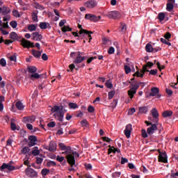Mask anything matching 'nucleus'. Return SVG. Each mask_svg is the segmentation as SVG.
Listing matches in <instances>:
<instances>
[{
  "label": "nucleus",
  "mask_w": 178,
  "mask_h": 178,
  "mask_svg": "<svg viewBox=\"0 0 178 178\" xmlns=\"http://www.w3.org/2000/svg\"><path fill=\"white\" fill-rule=\"evenodd\" d=\"M173 8H175V5H173V3H167L166 10L168 12H172V10H173Z\"/></svg>",
  "instance_id": "obj_31"
},
{
  "label": "nucleus",
  "mask_w": 178,
  "mask_h": 178,
  "mask_svg": "<svg viewBox=\"0 0 178 178\" xmlns=\"http://www.w3.org/2000/svg\"><path fill=\"white\" fill-rule=\"evenodd\" d=\"M98 5V3L95 0H89L85 3V6L88 9H92Z\"/></svg>",
  "instance_id": "obj_12"
},
{
  "label": "nucleus",
  "mask_w": 178,
  "mask_h": 178,
  "mask_svg": "<svg viewBox=\"0 0 178 178\" xmlns=\"http://www.w3.org/2000/svg\"><path fill=\"white\" fill-rule=\"evenodd\" d=\"M5 101V97H0V112H2L3 111V104H2V102Z\"/></svg>",
  "instance_id": "obj_45"
},
{
  "label": "nucleus",
  "mask_w": 178,
  "mask_h": 178,
  "mask_svg": "<svg viewBox=\"0 0 178 178\" xmlns=\"http://www.w3.org/2000/svg\"><path fill=\"white\" fill-rule=\"evenodd\" d=\"M148 112V106L139 108V113H147Z\"/></svg>",
  "instance_id": "obj_30"
},
{
  "label": "nucleus",
  "mask_w": 178,
  "mask_h": 178,
  "mask_svg": "<svg viewBox=\"0 0 178 178\" xmlns=\"http://www.w3.org/2000/svg\"><path fill=\"white\" fill-rule=\"evenodd\" d=\"M162 115H163V118H170V116L173 115V111H165L164 112H163Z\"/></svg>",
  "instance_id": "obj_28"
},
{
  "label": "nucleus",
  "mask_w": 178,
  "mask_h": 178,
  "mask_svg": "<svg viewBox=\"0 0 178 178\" xmlns=\"http://www.w3.org/2000/svg\"><path fill=\"white\" fill-rule=\"evenodd\" d=\"M31 16H32V20L33 22H38V11L33 12L31 14Z\"/></svg>",
  "instance_id": "obj_32"
},
{
  "label": "nucleus",
  "mask_w": 178,
  "mask_h": 178,
  "mask_svg": "<svg viewBox=\"0 0 178 178\" xmlns=\"http://www.w3.org/2000/svg\"><path fill=\"white\" fill-rule=\"evenodd\" d=\"M34 8H35V9H39L40 10H44V8L38 3H34Z\"/></svg>",
  "instance_id": "obj_44"
},
{
  "label": "nucleus",
  "mask_w": 178,
  "mask_h": 178,
  "mask_svg": "<svg viewBox=\"0 0 178 178\" xmlns=\"http://www.w3.org/2000/svg\"><path fill=\"white\" fill-rule=\"evenodd\" d=\"M159 152V162H163V163H168V155L166 154V152H162L161 150H158Z\"/></svg>",
  "instance_id": "obj_5"
},
{
  "label": "nucleus",
  "mask_w": 178,
  "mask_h": 178,
  "mask_svg": "<svg viewBox=\"0 0 178 178\" xmlns=\"http://www.w3.org/2000/svg\"><path fill=\"white\" fill-rule=\"evenodd\" d=\"M158 74V70H151L149 71V74H151L152 76H156V74Z\"/></svg>",
  "instance_id": "obj_55"
},
{
  "label": "nucleus",
  "mask_w": 178,
  "mask_h": 178,
  "mask_svg": "<svg viewBox=\"0 0 178 178\" xmlns=\"http://www.w3.org/2000/svg\"><path fill=\"white\" fill-rule=\"evenodd\" d=\"M135 113H136V108H130V109L129 110V111H128V115H133V114Z\"/></svg>",
  "instance_id": "obj_63"
},
{
  "label": "nucleus",
  "mask_w": 178,
  "mask_h": 178,
  "mask_svg": "<svg viewBox=\"0 0 178 178\" xmlns=\"http://www.w3.org/2000/svg\"><path fill=\"white\" fill-rule=\"evenodd\" d=\"M22 154H23L24 155H26V154H29V152H30V147H24V148H22V149L21 150Z\"/></svg>",
  "instance_id": "obj_41"
},
{
  "label": "nucleus",
  "mask_w": 178,
  "mask_h": 178,
  "mask_svg": "<svg viewBox=\"0 0 178 178\" xmlns=\"http://www.w3.org/2000/svg\"><path fill=\"white\" fill-rule=\"evenodd\" d=\"M15 106L18 111H23L24 109V105H23L22 102H17L15 103Z\"/></svg>",
  "instance_id": "obj_27"
},
{
  "label": "nucleus",
  "mask_w": 178,
  "mask_h": 178,
  "mask_svg": "<svg viewBox=\"0 0 178 178\" xmlns=\"http://www.w3.org/2000/svg\"><path fill=\"white\" fill-rule=\"evenodd\" d=\"M28 140H29L28 145L30 148H31V147H34V145L37 144V136H29Z\"/></svg>",
  "instance_id": "obj_10"
},
{
  "label": "nucleus",
  "mask_w": 178,
  "mask_h": 178,
  "mask_svg": "<svg viewBox=\"0 0 178 178\" xmlns=\"http://www.w3.org/2000/svg\"><path fill=\"white\" fill-rule=\"evenodd\" d=\"M39 27L41 29V30H45L47 29H51V24L47 22H40L39 24Z\"/></svg>",
  "instance_id": "obj_22"
},
{
  "label": "nucleus",
  "mask_w": 178,
  "mask_h": 178,
  "mask_svg": "<svg viewBox=\"0 0 178 178\" xmlns=\"http://www.w3.org/2000/svg\"><path fill=\"white\" fill-rule=\"evenodd\" d=\"M51 112L56 119H58L59 122H63V118L65 116V112H63V106H54L51 108Z\"/></svg>",
  "instance_id": "obj_1"
},
{
  "label": "nucleus",
  "mask_w": 178,
  "mask_h": 178,
  "mask_svg": "<svg viewBox=\"0 0 178 178\" xmlns=\"http://www.w3.org/2000/svg\"><path fill=\"white\" fill-rule=\"evenodd\" d=\"M42 161H44V159L41 157H36V163L38 165H41V163H42Z\"/></svg>",
  "instance_id": "obj_58"
},
{
  "label": "nucleus",
  "mask_w": 178,
  "mask_h": 178,
  "mask_svg": "<svg viewBox=\"0 0 178 178\" xmlns=\"http://www.w3.org/2000/svg\"><path fill=\"white\" fill-rule=\"evenodd\" d=\"M61 31L63 33H67V31H72V28L69 26H64L63 28H61Z\"/></svg>",
  "instance_id": "obj_40"
},
{
  "label": "nucleus",
  "mask_w": 178,
  "mask_h": 178,
  "mask_svg": "<svg viewBox=\"0 0 178 178\" xmlns=\"http://www.w3.org/2000/svg\"><path fill=\"white\" fill-rule=\"evenodd\" d=\"M120 175H122L121 172H115L112 174L113 178H119L120 177Z\"/></svg>",
  "instance_id": "obj_47"
},
{
  "label": "nucleus",
  "mask_w": 178,
  "mask_h": 178,
  "mask_svg": "<svg viewBox=\"0 0 178 178\" xmlns=\"http://www.w3.org/2000/svg\"><path fill=\"white\" fill-rule=\"evenodd\" d=\"M67 155L65 156L67 159V162L70 165V166H75L76 165V159H74V156L72 154H65Z\"/></svg>",
  "instance_id": "obj_6"
},
{
  "label": "nucleus",
  "mask_w": 178,
  "mask_h": 178,
  "mask_svg": "<svg viewBox=\"0 0 178 178\" xmlns=\"http://www.w3.org/2000/svg\"><path fill=\"white\" fill-rule=\"evenodd\" d=\"M118 105V99H114L113 102L111 103V108H116Z\"/></svg>",
  "instance_id": "obj_59"
},
{
  "label": "nucleus",
  "mask_w": 178,
  "mask_h": 178,
  "mask_svg": "<svg viewBox=\"0 0 178 178\" xmlns=\"http://www.w3.org/2000/svg\"><path fill=\"white\" fill-rule=\"evenodd\" d=\"M29 73H36L37 72V67L35 66H30L28 67Z\"/></svg>",
  "instance_id": "obj_33"
},
{
  "label": "nucleus",
  "mask_w": 178,
  "mask_h": 178,
  "mask_svg": "<svg viewBox=\"0 0 178 178\" xmlns=\"http://www.w3.org/2000/svg\"><path fill=\"white\" fill-rule=\"evenodd\" d=\"M69 107L71 108V109H77V108H79V106L77 105V104L76 103H69Z\"/></svg>",
  "instance_id": "obj_46"
},
{
  "label": "nucleus",
  "mask_w": 178,
  "mask_h": 178,
  "mask_svg": "<svg viewBox=\"0 0 178 178\" xmlns=\"http://www.w3.org/2000/svg\"><path fill=\"white\" fill-rule=\"evenodd\" d=\"M149 97H157V98H161V95L159 94V88L154 87L151 89V92Z\"/></svg>",
  "instance_id": "obj_13"
},
{
  "label": "nucleus",
  "mask_w": 178,
  "mask_h": 178,
  "mask_svg": "<svg viewBox=\"0 0 178 178\" xmlns=\"http://www.w3.org/2000/svg\"><path fill=\"white\" fill-rule=\"evenodd\" d=\"M25 175L30 178H35L38 176V172L31 168H27L25 169Z\"/></svg>",
  "instance_id": "obj_3"
},
{
  "label": "nucleus",
  "mask_w": 178,
  "mask_h": 178,
  "mask_svg": "<svg viewBox=\"0 0 178 178\" xmlns=\"http://www.w3.org/2000/svg\"><path fill=\"white\" fill-rule=\"evenodd\" d=\"M107 17L108 19L116 20V19H120V13L118 11H110L108 12Z\"/></svg>",
  "instance_id": "obj_7"
},
{
  "label": "nucleus",
  "mask_w": 178,
  "mask_h": 178,
  "mask_svg": "<svg viewBox=\"0 0 178 178\" xmlns=\"http://www.w3.org/2000/svg\"><path fill=\"white\" fill-rule=\"evenodd\" d=\"M24 120L28 123H33V122H35V116L25 117L24 118Z\"/></svg>",
  "instance_id": "obj_25"
},
{
  "label": "nucleus",
  "mask_w": 178,
  "mask_h": 178,
  "mask_svg": "<svg viewBox=\"0 0 178 178\" xmlns=\"http://www.w3.org/2000/svg\"><path fill=\"white\" fill-rule=\"evenodd\" d=\"M152 115L155 120V123H158V122H159V119L158 118H159V113H158V110H156V108H152Z\"/></svg>",
  "instance_id": "obj_19"
},
{
  "label": "nucleus",
  "mask_w": 178,
  "mask_h": 178,
  "mask_svg": "<svg viewBox=\"0 0 178 178\" xmlns=\"http://www.w3.org/2000/svg\"><path fill=\"white\" fill-rule=\"evenodd\" d=\"M21 45H22V47L24 48H34V43L31 42L30 40H27L24 38H23L21 40Z\"/></svg>",
  "instance_id": "obj_8"
},
{
  "label": "nucleus",
  "mask_w": 178,
  "mask_h": 178,
  "mask_svg": "<svg viewBox=\"0 0 178 178\" xmlns=\"http://www.w3.org/2000/svg\"><path fill=\"white\" fill-rule=\"evenodd\" d=\"M0 13L3 16H7V15L10 13V8L6 6L0 7Z\"/></svg>",
  "instance_id": "obj_18"
},
{
  "label": "nucleus",
  "mask_w": 178,
  "mask_h": 178,
  "mask_svg": "<svg viewBox=\"0 0 178 178\" xmlns=\"http://www.w3.org/2000/svg\"><path fill=\"white\" fill-rule=\"evenodd\" d=\"M32 36H33L32 40L35 41H41V40H42V35L40 34L39 32L32 33Z\"/></svg>",
  "instance_id": "obj_20"
},
{
  "label": "nucleus",
  "mask_w": 178,
  "mask_h": 178,
  "mask_svg": "<svg viewBox=\"0 0 178 178\" xmlns=\"http://www.w3.org/2000/svg\"><path fill=\"white\" fill-rule=\"evenodd\" d=\"M145 49L147 52H154V47L149 44H146Z\"/></svg>",
  "instance_id": "obj_37"
},
{
  "label": "nucleus",
  "mask_w": 178,
  "mask_h": 178,
  "mask_svg": "<svg viewBox=\"0 0 178 178\" xmlns=\"http://www.w3.org/2000/svg\"><path fill=\"white\" fill-rule=\"evenodd\" d=\"M156 130H158V124H153L151 127L147 128V134H149V136H152Z\"/></svg>",
  "instance_id": "obj_14"
},
{
  "label": "nucleus",
  "mask_w": 178,
  "mask_h": 178,
  "mask_svg": "<svg viewBox=\"0 0 178 178\" xmlns=\"http://www.w3.org/2000/svg\"><path fill=\"white\" fill-rule=\"evenodd\" d=\"M11 123H10V127H11V130H13V131H15V130H20V129L17 128V127L16 126V124H15V119H11L10 120Z\"/></svg>",
  "instance_id": "obj_26"
},
{
  "label": "nucleus",
  "mask_w": 178,
  "mask_h": 178,
  "mask_svg": "<svg viewBox=\"0 0 178 178\" xmlns=\"http://www.w3.org/2000/svg\"><path fill=\"white\" fill-rule=\"evenodd\" d=\"M4 169H7L8 170H15L16 168L14 165H12L10 163H3L2 165L0 167V170L3 171Z\"/></svg>",
  "instance_id": "obj_11"
},
{
  "label": "nucleus",
  "mask_w": 178,
  "mask_h": 178,
  "mask_svg": "<svg viewBox=\"0 0 178 178\" xmlns=\"http://www.w3.org/2000/svg\"><path fill=\"white\" fill-rule=\"evenodd\" d=\"M13 15L15 16V17H20V13L17 10H14L13 11Z\"/></svg>",
  "instance_id": "obj_54"
},
{
  "label": "nucleus",
  "mask_w": 178,
  "mask_h": 178,
  "mask_svg": "<svg viewBox=\"0 0 178 178\" xmlns=\"http://www.w3.org/2000/svg\"><path fill=\"white\" fill-rule=\"evenodd\" d=\"M79 35H81V34H84L85 35L88 36V38H89V42L92 40V38L91 37V34H94L92 31H87V30H80L79 32Z\"/></svg>",
  "instance_id": "obj_17"
},
{
  "label": "nucleus",
  "mask_w": 178,
  "mask_h": 178,
  "mask_svg": "<svg viewBox=\"0 0 178 178\" xmlns=\"http://www.w3.org/2000/svg\"><path fill=\"white\" fill-rule=\"evenodd\" d=\"M132 130H133V128H132L131 124H129L126 126V128L124 131L127 138H130V136L131 134Z\"/></svg>",
  "instance_id": "obj_16"
},
{
  "label": "nucleus",
  "mask_w": 178,
  "mask_h": 178,
  "mask_svg": "<svg viewBox=\"0 0 178 178\" xmlns=\"http://www.w3.org/2000/svg\"><path fill=\"white\" fill-rule=\"evenodd\" d=\"M58 147L61 151H64L63 154H71L74 158V156H76V158L80 157V154L77 152H74L72 150V147L70 146H66L63 143H59Z\"/></svg>",
  "instance_id": "obj_2"
},
{
  "label": "nucleus",
  "mask_w": 178,
  "mask_h": 178,
  "mask_svg": "<svg viewBox=\"0 0 178 178\" xmlns=\"http://www.w3.org/2000/svg\"><path fill=\"white\" fill-rule=\"evenodd\" d=\"M32 54L35 58L37 59L40 58L41 56V51L37 50H32Z\"/></svg>",
  "instance_id": "obj_29"
},
{
  "label": "nucleus",
  "mask_w": 178,
  "mask_h": 178,
  "mask_svg": "<svg viewBox=\"0 0 178 178\" xmlns=\"http://www.w3.org/2000/svg\"><path fill=\"white\" fill-rule=\"evenodd\" d=\"M31 154L33 156H38V155H40V149H38V147H34L32 149Z\"/></svg>",
  "instance_id": "obj_24"
},
{
  "label": "nucleus",
  "mask_w": 178,
  "mask_h": 178,
  "mask_svg": "<svg viewBox=\"0 0 178 178\" xmlns=\"http://www.w3.org/2000/svg\"><path fill=\"white\" fill-rule=\"evenodd\" d=\"M120 27H121L122 31H126V30H127V26L126 25V24L123 22L120 23Z\"/></svg>",
  "instance_id": "obj_50"
},
{
  "label": "nucleus",
  "mask_w": 178,
  "mask_h": 178,
  "mask_svg": "<svg viewBox=\"0 0 178 178\" xmlns=\"http://www.w3.org/2000/svg\"><path fill=\"white\" fill-rule=\"evenodd\" d=\"M140 86L137 84L133 85V88H131L129 90H128V95L129 96V98L131 99H133V97H134V94L137 92V90H138V88Z\"/></svg>",
  "instance_id": "obj_9"
},
{
  "label": "nucleus",
  "mask_w": 178,
  "mask_h": 178,
  "mask_svg": "<svg viewBox=\"0 0 178 178\" xmlns=\"http://www.w3.org/2000/svg\"><path fill=\"white\" fill-rule=\"evenodd\" d=\"M142 136L143 138H147L148 137V132L145 129H142Z\"/></svg>",
  "instance_id": "obj_56"
},
{
  "label": "nucleus",
  "mask_w": 178,
  "mask_h": 178,
  "mask_svg": "<svg viewBox=\"0 0 178 178\" xmlns=\"http://www.w3.org/2000/svg\"><path fill=\"white\" fill-rule=\"evenodd\" d=\"M29 31H35L37 30V25L35 24H30L28 26Z\"/></svg>",
  "instance_id": "obj_36"
},
{
  "label": "nucleus",
  "mask_w": 178,
  "mask_h": 178,
  "mask_svg": "<svg viewBox=\"0 0 178 178\" xmlns=\"http://www.w3.org/2000/svg\"><path fill=\"white\" fill-rule=\"evenodd\" d=\"M148 67L147 65H144L143 67V70H141V73H140L139 71H137L135 74H134V76L136 77H144V74H145V72H149V70H147Z\"/></svg>",
  "instance_id": "obj_15"
},
{
  "label": "nucleus",
  "mask_w": 178,
  "mask_h": 178,
  "mask_svg": "<svg viewBox=\"0 0 178 178\" xmlns=\"http://www.w3.org/2000/svg\"><path fill=\"white\" fill-rule=\"evenodd\" d=\"M0 65L3 66V67H5V66H6V60H5V58H1L0 60Z\"/></svg>",
  "instance_id": "obj_57"
},
{
  "label": "nucleus",
  "mask_w": 178,
  "mask_h": 178,
  "mask_svg": "<svg viewBox=\"0 0 178 178\" xmlns=\"http://www.w3.org/2000/svg\"><path fill=\"white\" fill-rule=\"evenodd\" d=\"M95 108H94V106H89L88 108V112H89L90 113H93V112H95Z\"/></svg>",
  "instance_id": "obj_60"
},
{
  "label": "nucleus",
  "mask_w": 178,
  "mask_h": 178,
  "mask_svg": "<svg viewBox=\"0 0 178 178\" xmlns=\"http://www.w3.org/2000/svg\"><path fill=\"white\" fill-rule=\"evenodd\" d=\"M49 151L51 152H55L56 151V143L54 141H51L49 145Z\"/></svg>",
  "instance_id": "obj_21"
},
{
  "label": "nucleus",
  "mask_w": 178,
  "mask_h": 178,
  "mask_svg": "<svg viewBox=\"0 0 178 178\" xmlns=\"http://www.w3.org/2000/svg\"><path fill=\"white\" fill-rule=\"evenodd\" d=\"M115 94H116V92H115V90H111L110 92H108V99H112V98L115 97Z\"/></svg>",
  "instance_id": "obj_43"
},
{
  "label": "nucleus",
  "mask_w": 178,
  "mask_h": 178,
  "mask_svg": "<svg viewBox=\"0 0 178 178\" xmlns=\"http://www.w3.org/2000/svg\"><path fill=\"white\" fill-rule=\"evenodd\" d=\"M47 168H51V167H55L56 166V162L54 161H49L47 163Z\"/></svg>",
  "instance_id": "obj_42"
},
{
  "label": "nucleus",
  "mask_w": 178,
  "mask_h": 178,
  "mask_svg": "<svg viewBox=\"0 0 178 178\" xmlns=\"http://www.w3.org/2000/svg\"><path fill=\"white\" fill-rule=\"evenodd\" d=\"M74 55H76V56H82V55H84V53H81V51L71 52L70 57L74 58Z\"/></svg>",
  "instance_id": "obj_35"
},
{
  "label": "nucleus",
  "mask_w": 178,
  "mask_h": 178,
  "mask_svg": "<svg viewBox=\"0 0 178 178\" xmlns=\"http://www.w3.org/2000/svg\"><path fill=\"white\" fill-rule=\"evenodd\" d=\"M124 69L126 74H129L131 72V68L129 65H124Z\"/></svg>",
  "instance_id": "obj_48"
},
{
  "label": "nucleus",
  "mask_w": 178,
  "mask_h": 178,
  "mask_svg": "<svg viewBox=\"0 0 178 178\" xmlns=\"http://www.w3.org/2000/svg\"><path fill=\"white\" fill-rule=\"evenodd\" d=\"M85 59H86L85 56H76L74 58L73 63H74L75 65H79V63H81V62H83Z\"/></svg>",
  "instance_id": "obj_23"
},
{
  "label": "nucleus",
  "mask_w": 178,
  "mask_h": 178,
  "mask_svg": "<svg viewBox=\"0 0 178 178\" xmlns=\"http://www.w3.org/2000/svg\"><path fill=\"white\" fill-rule=\"evenodd\" d=\"M165 13H159L158 15V19L160 22H163L165 20Z\"/></svg>",
  "instance_id": "obj_39"
},
{
  "label": "nucleus",
  "mask_w": 178,
  "mask_h": 178,
  "mask_svg": "<svg viewBox=\"0 0 178 178\" xmlns=\"http://www.w3.org/2000/svg\"><path fill=\"white\" fill-rule=\"evenodd\" d=\"M9 59H10V60H11V62H16V54L10 56L9 57Z\"/></svg>",
  "instance_id": "obj_64"
},
{
  "label": "nucleus",
  "mask_w": 178,
  "mask_h": 178,
  "mask_svg": "<svg viewBox=\"0 0 178 178\" xmlns=\"http://www.w3.org/2000/svg\"><path fill=\"white\" fill-rule=\"evenodd\" d=\"M10 38H11V40H16L19 38V35L15 32H11L10 33Z\"/></svg>",
  "instance_id": "obj_34"
},
{
  "label": "nucleus",
  "mask_w": 178,
  "mask_h": 178,
  "mask_svg": "<svg viewBox=\"0 0 178 178\" xmlns=\"http://www.w3.org/2000/svg\"><path fill=\"white\" fill-rule=\"evenodd\" d=\"M129 162V159L122 157L121 158V165H124V163H127Z\"/></svg>",
  "instance_id": "obj_62"
},
{
  "label": "nucleus",
  "mask_w": 178,
  "mask_h": 178,
  "mask_svg": "<svg viewBox=\"0 0 178 178\" xmlns=\"http://www.w3.org/2000/svg\"><path fill=\"white\" fill-rule=\"evenodd\" d=\"M108 54H109V55H112V54H115V48L113 47H111L108 50Z\"/></svg>",
  "instance_id": "obj_61"
},
{
  "label": "nucleus",
  "mask_w": 178,
  "mask_h": 178,
  "mask_svg": "<svg viewBox=\"0 0 178 178\" xmlns=\"http://www.w3.org/2000/svg\"><path fill=\"white\" fill-rule=\"evenodd\" d=\"M10 26H11L13 29H16L17 27V22L16 21H11Z\"/></svg>",
  "instance_id": "obj_52"
},
{
  "label": "nucleus",
  "mask_w": 178,
  "mask_h": 178,
  "mask_svg": "<svg viewBox=\"0 0 178 178\" xmlns=\"http://www.w3.org/2000/svg\"><path fill=\"white\" fill-rule=\"evenodd\" d=\"M160 41L163 44H165V45H168V47H170V45H172V43L168 42V40H166V39L161 38Z\"/></svg>",
  "instance_id": "obj_49"
},
{
  "label": "nucleus",
  "mask_w": 178,
  "mask_h": 178,
  "mask_svg": "<svg viewBox=\"0 0 178 178\" xmlns=\"http://www.w3.org/2000/svg\"><path fill=\"white\" fill-rule=\"evenodd\" d=\"M106 86L107 88H112L113 87V84H112V82L109 80L106 81Z\"/></svg>",
  "instance_id": "obj_53"
},
{
  "label": "nucleus",
  "mask_w": 178,
  "mask_h": 178,
  "mask_svg": "<svg viewBox=\"0 0 178 178\" xmlns=\"http://www.w3.org/2000/svg\"><path fill=\"white\" fill-rule=\"evenodd\" d=\"M85 19L96 23L97 22H99V20H101V16H97L94 14H86Z\"/></svg>",
  "instance_id": "obj_4"
},
{
  "label": "nucleus",
  "mask_w": 178,
  "mask_h": 178,
  "mask_svg": "<svg viewBox=\"0 0 178 178\" xmlns=\"http://www.w3.org/2000/svg\"><path fill=\"white\" fill-rule=\"evenodd\" d=\"M48 173H49V169L48 168H43L41 171V175L42 177H45V176L48 175Z\"/></svg>",
  "instance_id": "obj_38"
},
{
  "label": "nucleus",
  "mask_w": 178,
  "mask_h": 178,
  "mask_svg": "<svg viewBox=\"0 0 178 178\" xmlns=\"http://www.w3.org/2000/svg\"><path fill=\"white\" fill-rule=\"evenodd\" d=\"M41 77V75L38 74V73L34 72L31 75V79H40Z\"/></svg>",
  "instance_id": "obj_51"
}]
</instances>
